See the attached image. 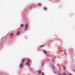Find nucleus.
I'll return each mask as SVG.
<instances>
[{"instance_id":"obj_1","label":"nucleus","mask_w":75,"mask_h":75,"mask_svg":"<svg viewBox=\"0 0 75 75\" xmlns=\"http://www.w3.org/2000/svg\"><path fill=\"white\" fill-rule=\"evenodd\" d=\"M25 61V59H23L22 60V63L20 65V67L21 68L22 67V66H23V64L24 62Z\"/></svg>"},{"instance_id":"obj_2","label":"nucleus","mask_w":75,"mask_h":75,"mask_svg":"<svg viewBox=\"0 0 75 75\" xmlns=\"http://www.w3.org/2000/svg\"><path fill=\"white\" fill-rule=\"evenodd\" d=\"M25 27V28L24 29L25 31V30H26L27 29V28H28V23H27L26 24Z\"/></svg>"},{"instance_id":"obj_3","label":"nucleus","mask_w":75,"mask_h":75,"mask_svg":"<svg viewBox=\"0 0 75 75\" xmlns=\"http://www.w3.org/2000/svg\"><path fill=\"white\" fill-rule=\"evenodd\" d=\"M30 63V60H28V62L26 63V65H29V64Z\"/></svg>"},{"instance_id":"obj_4","label":"nucleus","mask_w":75,"mask_h":75,"mask_svg":"<svg viewBox=\"0 0 75 75\" xmlns=\"http://www.w3.org/2000/svg\"><path fill=\"white\" fill-rule=\"evenodd\" d=\"M20 34V31H18L16 34V35H19Z\"/></svg>"},{"instance_id":"obj_5","label":"nucleus","mask_w":75,"mask_h":75,"mask_svg":"<svg viewBox=\"0 0 75 75\" xmlns=\"http://www.w3.org/2000/svg\"><path fill=\"white\" fill-rule=\"evenodd\" d=\"M43 52L44 53V54H47V51H45V50H44Z\"/></svg>"},{"instance_id":"obj_6","label":"nucleus","mask_w":75,"mask_h":75,"mask_svg":"<svg viewBox=\"0 0 75 75\" xmlns=\"http://www.w3.org/2000/svg\"><path fill=\"white\" fill-rule=\"evenodd\" d=\"M21 27H24V25L23 24H21Z\"/></svg>"},{"instance_id":"obj_7","label":"nucleus","mask_w":75,"mask_h":75,"mask_svg":"<svg viewBox=\"0 0 75 75\" xmlns=\"http://www.w3.org/2000/svg\"><path fill=\"white\" fill-rule=\"evenodd\" d=\"M44 9L45 10H47V8L45 7L44 8Z\"/></svg>"},{"instance_id":"obj_8","label":"nucleus","mask_w":75,"mask_h":75,"mask_svg":"<svg viewBox=\"0 0 75 75\" xmlns=\"http://www.w3.org/2000/svg\"><path fill=\"white\" fill-rule=\"evenodd\" d=\"M13 35V33H11L10 34V36H12Z\"/></svg>"},{"instance_id":"obj_9","label":"nucleus","mask_w":75,"mask_h":75,"mask_svg":"<svg viewBox=\"0 0 75 75\" xmlns=\"http://www.w3.org/2000/svg\"><path fill=\"white\" fill-rule=\"evenodd\" d=\"M41 71H38L39 74H40V73H41Z\"/></svg>"},{"instance_id":"obj_10","label":"nucleus","mask_w":75,"mask_h":75,"mask_svg":"<svg viewBox=\"0 0 75 75\" xmlns=\"http://www.w3.org/2000/svg\"><path fill=\"white\" fill-rule=\"evenodd\" d=\"M38 5H39V6H41V4H40V3H39V4H38Z\"/></svg>"},{"instance_id":"obj_11","label":"nucleus","mask_w":75,"mask_h":75,"mask_svg":"<svg viewBox=\"0 0 75 75\" xmlns=\"http://www.w3.org/2000/svg\"><path fill=\"white\" fill-rule=\"evenodd\" d=\"M43 47V45H42L40 46V47Z\"/></svg>"},{"instance_id":"obj_12","label":"nucleus","mask_w":75,"mask_h":75,"mask_svg":"<svg viewBox=\"0 0 75 75\" xmlns=\"http://www.w3.org/2000/svg\"><path fill=\"white\" fill-rule=\"evenodd\" d=\"M64 70H65V67H64Z\"/></svg>"},{"instance_id":"obj_13","label":"nucleus","mask_w":75,"mask_h":75,"mask_svg":"<svg viewBox=\"0 0 75 75\" xmlns=\"http://www.w3.org/2000/svg\"><path fill=\"white\" fill-rule=\"evenodd\" d=\"M63 75H66V74H65V73H64Z\"/></svg>"},{"instance_id":"obj_14","label":"nucleus","mask_w":75,"mask_h":75,"mask_svg":"<svg viewBox=\"0 0 75 75\" xmlns=\"http://www.w3.org/2000/svg\"><path fill=\"white\" fill-rule=\"evenodd\" d=\"M52 61H53V62H54V60L52 59Z\"/></svg>"},{"instance_id":"obj_15","label":"nucleus","mask_w":75,"mask_h":75,"mask_svg":"<svg viewBox=\"0 0 75 75\" xmlns=\"http://www.w3.org/2000/svg\"><path fill=\"white\" fill-rule=\"evenodd\" d=\"M52 68H53V69H55V68L53 67H52Z\"/></svg>"},{"instance_id":"obj_16","label":"nucleus","mask_w":75,"mask_h":75,"mask_svg":"<svg viewBox=\"0 0 75 75\" xmlns=\"http://www.w3.org/2000/svg\"><path fill=\"white\" fill-rule=\"evenodd\" d=\"M44 73H42V75H44Z\"/></svg>"},{"instance_id":"obj_17","label":"nucleus","mask_w":75,"mask_h":75,"mask_svg":"<svg viewBox=\"0 0 75 75\" xmlns=\"http://www.w3.org/2000/svg\"><path fill=\"white\" fill-rule=\"evenodd\" d=\"M65 54H66V55H67V54H66V53H65Z\"/></svg>"},{"instance_id":"obj_18","label":"nucleus","mask_w":75,"mask_h":75,"mask_svg":"<svg viewBox=\"0 0 75 75\" xmlns=\"http://www.w3.org/2000/svg\"><path fill=\"white\" fill-rule=\"evenodd\" d=\"M29 66H30V65H29Z\"/></svg>"},{"instance_id":"obj_19","label":"nucleus","mask_w":75,"mask_h":75,"mask_svg":"<svg viewBox=\"0 0 75 75\" xmlns=\"http://www.w3.org/2000/svg\"><path fill=\"white\" fill-rule=\"evenodd\" d=\"M70 75H71V74H70Z\"/></svg>"}]
</instances>
